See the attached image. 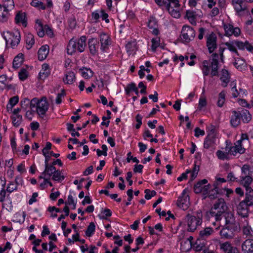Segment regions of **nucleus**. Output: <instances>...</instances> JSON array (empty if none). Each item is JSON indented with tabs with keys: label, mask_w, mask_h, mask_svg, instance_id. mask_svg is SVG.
<instances>
[{
	"label": "nucleus",
	"mask_w": 253,
	"mask_h": 253,
	"mask_svg": "<svg viewBox=\"0 0 253 253\" xmlns=\"http://www.w3.org/2000/svg\"><path fill=\"white\" fill-rule=\"evenodd\" d=\"M49 107V103L46 97H42L39 102L38 106H37L36 112L41 118H43L48 110Z\"/></svg>",
	"instance_id": "7"
},
{
	"label": "nucleus",
	"mask_w": 253,
	"mask_h": 253,
	"mask_svg": "<svg viewBox=\"0 0 253 253\" xmlns=\"http://www.w3.org/2000/svg\"><path fill=\"white\" fill-rule=\"evenodd\" d=\"M241 179L243 181V184L246 190L248 188H251L250 187V185L252 183L253 179L250 175L242 176Z\"/></svg>",
	"instance_id": "26"
},
{
	"label": "nucleus",
	"mask_w": 253,
	"mask_h": 253,
	"mask_svg": "<svg viewBox=\"0 0 253 253\" xmlns=\"http://www.w3.org/2000/svg\"><path fill=\"white\" fill-rule=\"evenodd\" d=\"M86 38L85 36L81 37L78 42H76L74 39H72L67 46V50L68 54L72 55L76 50L80 52H83L86 45Z\"/></svg>",
	"instance_id": "2"
},
{
	"label": "nucleus",
	"mask_w": 253,
	"mask_h": 253,
	"mask_svg": "<svg viewBox=\"0 0 253 253\" xmlns=\"http://www.w3.org/2000/svg\"><path fill=\"white\" fill-rule=\"evenodd\" d=\"M19 78L20 80L23 81L27 78V70L22 68L19 72Z\"/></svg>",
	"instance_id": "46"
},
{
	"label": "nucleus",
	"mask_w": 253,
	"mask_h": 253,
	"mask_svg": "<svg viewBox=\"0 0 253 253\" xmlns=\"http://www.w3.org/2000/svg\"><path fill=\"white\" fill-rule=\"evenodd\" d=\"M14 6L13 0H4L2 5L0 4V21L5 22L7 21L8 17L9 9L12 8Z\"/></svg>",
	"instance_id": "4"
},
{
	"label": "nucleus",
	"mask_w": 253,
	"mask_h": 253,
	"mask_svg": "<svg viewBox=\"0 0 253 253\" xmlns=\"http://www.w3.org/2000/svg\"><path fill=\"white\" fill-rule=\"evenodd\" d=\"M31 4L35 7H38L39 5H41V8L42 9H45V6L43 5V2L39 1L38 0H33L31 3Z\"/></svg>",
	"instance_id": "51"
},
{
	"label": "nucleus",
	"mask_w": 253,
	"mask_h": 253,
	"mask_svg": "<svg viewBox=\"0 0 253 253\" xmlns=\"http://www.w3.org/2000/svg\"><path fill=\"white\" fill-rule=\"evenodd\" d=\"M240 117L242 118L243 121L244 123H248L251 120V115L250 114L249 112L246 110L242 114H240Z\"/></svg>",
	"instance_id": "34"
},
{
	"label": "nucleus",
	"mask_w": 253,
	"mask_h": 253,
	"mask_svg": "<svg viewBox=\"0 0 253 253\" xmlns=\"http://www.w3.org/2000/svg\"><path fill=\"white\" fill-rule=\"evenodd\" d=\"M177 206L183 210H187L190 205V199L188 195L186 194L185 190H183L182 196L178 197Z\"/></svg>",
	"instance_id": "9"
},
{
	"label": "nucleus",
	"mask_w": 253,
	"mask_h": 253,
	"mask_svg": "<svg viewBox=\"0 0 253 253\" xmlns=\"http://www.w3.org/2000/svg\"><path fill=\"white\" fill-rule=\"evenodd\" d=\"M232 1L233 5L234 6L235 9L238 13L246 10L247 6L244 4L243 0H232Z\"/></svg>",
	"instance_id": "15"
},
{
	"label": "nucleus",
	"mask_w": 253,
	"mask_h": 253,
	"mask_svg": "<svg viewBox=\"0 0 253 253\" xmlns=\"http://www.w3.org/2000/svg\"><path fill=\"white\" fill-rule=\"evenodd\" d=\"M56 170V168L54 166L45 165L43 173H47L49 176H51L53 174L54 171H55Z\"/></svg>",
	"instance_id": "32"
},
{
	"label": "nucleus",
	"mask_w": 253,
	"mask_h": 253,
	"mask_svg": "<svg viewBox=\"0 0 253 253\" xmlns=\"http://www.w3.org/2000/svg\"><path fill=\"white\" fill-rule=\"evenodd\" d=\"M233 116L232 117L230 122L231 125L234 127H237L240 124V114L236 111L232 112Z\"/></svg>",
	"instance_id": "20"
},
{
	"label": "nucleus",
	"mask_w": 253,
	"mask_h": 253,
	"mask_svg": "<svg viewBox=\"0 0 253 253\" xmlns=\"http://www.w3.org/2000/svg\"><path fill=\"white\" fill-rule=\"evenodd\" d=\"M4 39L6 41V44L10 42L12 47L18 45L20 42V35L19 33L17 32L15 34L7 32L4 33Z\"/></svg>",
	"instance_id": "8"
},
{
	"label": "nucleus",
	"mask_w": 253,
	"mask_h": 253,
	"mask_svg": "<svg viewBox=\"0 0 253 253\" xmlns=\"http://www.w3.org/2000/svg\"><path fill=\"white\" fill-rule=\"evenodd\" d=\"M225 95L226 92L225 91H222L219 94L217 105L220 107H222L224 103Z\"/></svg>",
	"instance_id": "39"
},
{
	"label": "nucleus",
	"mask_w": 253,
	"mask_h": 253,
	"mask_svg": "<svg viewBox=\"0 0 253 253\" xmlns=\"http://www.w3.org/2000/svg\"><path fill=\"white\" fill-rule=\"evenodd\" d=\"M30 100L27 98H24L20 102L21 107L25 109H27V107L28 106Z\"/></svg>",
	"instance_id": "62"
},
{
	"label": "nucleus",
	"mask_w": 253,
	"mask_h": 253,
	"mask_svg": "<svg viewBox=\"0 0 253 253\" xmlns=\"http://www.w3.org/2000/svg\"><path fill=\"white\" fill-rule=\"evenodd\" d=\"M224 28L225 32V35L227 36H231L232 35V31L233 30V26L232 25H224Z\"/></svg>",
	"instance_id": "40"
},
{
	"label": "nucleus",
	"mask_w": 253,
	"mask_h": 253,
	"mask_svg": "<svg viewBox=\"0 0 253 253\" xmlns=\"http://www.w3.org/2000/svg\"><path fill=\"white\" fill-rule=\"evenodd\" d=\"M212 128L208 133L207 136L205 138L204 147L205 148L208 149L211 147L215 142V133L214 130V126H211Z\"/></svg>",
	"instance_id": "11"
},
{
	"label": "nucleus",
	"mask_w": 253,
	"mask_h": 253,
	"mask_svg": "<svg viewBox=\"0 0 253 253\" xmlns=\"http://www.w3.org/2000/svg\"><path fill=\"white\" fill-rule=\"evenodd\" d=\"M15 21L16 23L20 22L25 26H26V13L25 12H21L19 11L15 17Z\"/></svg>",
	"instance_id": "22"
},
{
	"label": "nucleus",
	"mask_w": 253,
	"mask_h": 253,
	"mask_svg": "<svg viewBox=\"0 0 253 253\" xmlns=\"http://www.w3.org/2000/svg\"><path fill=\"white\" fill-rule=\"evenodd\" d=\"M101 213H104L105 215L102 216L99 215L100 218L103 219H107V217H110L112 215V212L109 209H105V210L102 211Z\"/></svg>",
	"instance_id": "43"
},
{
	"label": "nucleus",
	"mask_w": 253,
	"mask_h": 253,
	"mask_svg": "<svg viewBox=\"0 0 253 253\" xmlns=\"http://www.w3.org/2000/svg\"><path fill=\"white\" fill-rule=\"evenodd\" d=\"M18 102V96H15L12 97L9 99V103L10 104V109L16 105Z\"/></svg>",
	"instance_id": "55"
},
{
	"label": "nucleus",
	"mask_w": 253,
	"mask_h": 253,
	"mask_svg": "<svg viewBox=\"0 0 253 253\" xmlns=\"http://www.w3.org/2000/svg\"><path fill=\"white\" fill-rule=\"evenodd\" d=\"M108 37L105 34L100 35V43L101 48L103 50H105L108 45Z\"/></svg>",
	"instance_id": "25"
},
{
	"label": "nucleus",
	"mask_w": 253,
	"mask_h": 253,
	"mask_svg": "<svg viewBox=\"0 0 253 253\" xmlns=\"http://www.w3.org/2000/svg\"><path fill=\"white\" fill-rule=\"evenodd\" d=\"M222 215L225 217L226 225L240 226L239 223L236 222L234 215L231 212L226 211Z\"/></svg>",
	"instance_id": "13"
},
{
	"label": "nucleus",
	"mask_w": 253,
	"mask_h": 253,
	"mask_svg": "<svg viewBox=\"0 0 253 253\" xmlns=\"http://www.w3.org/2000/svg\"><path fill=\"white\" fill-rule=\"evenodd\" d=\"M17 188V185H15V184L11 182L8 185V186L6 188V191L9 193H11L14 190H16Z\"/></svg>",
	"instance_id": "59"
},
{
	"label": "nucleus",
	"mask_w": 253,
	"mask_h": 253,
	"mask_svg": "<svg viewBox=\"0 0 253 253\" xmlns=\"http://www.w3.org/2000/svg\"><path fill=\"white\" fill-rule=\"evenodd\" d=\"M12 120V124L15 126H18L21 123L22 117L21 115H17L16 116H12L11 117Z\"/></svg>",
	"instance_id": "37"
},
{
	"label": "nucleus",
	"mask_w": 253,
	"mask_h": 253,
	"mask_svg": "<svg viewBox=\"0 0 253 253\" xmlns=\"http://www.w3.org/2000/svg\"><path fill=\"white\" fill-rule=\"evenodd\" d=\"M211 57H212V59H211V64H214L215 65H218L219 63H218V54L217 53H213L212 55H211Z\"/></svg>",
	"instance_id": "56"
},
{
	"label": "nucleus",
	"mask_w": 253,
	"mask_h": 253,
	"mask_svg": "<svg viewBox=\"0 0 253 253\" xmlns=\"http://www.w3.org/2000/svg\"><path fill=\"white\" fill-rule=\"evenodd\" d=\"M240 229V226H237V225H225V227L220 231L221 238L225 239L233 238L234 236V232L239 230Z\"/></svg>",
	"instance_id": "5"
},
{
	"label": "nucleus",
	"mask_w": 253,
	"mask_h": 253,
	"mask_svg": "<svg viewBox=\"0 0 253 253\" xmlns=\"http://www.w3.org/2000/svg\"><path fill=\"white\" fill-rule=\"evenodd\" d=\"M216 40L217 37L213 32L207 37V46L210 53L213 52L217 48Z\"/></svg>",
	"instance_id": "10"
},
{
	"label": "nucleus",
	"mask_w": 253,
	"mask_h": 253,
	"mask_svg": "<svg viewBox=\"0 0 253 253\" xmlns=\"http://www.w3.org/2000/svg\"><path fill=\"white\" fill-rule=\"evenodd\" d=\"M242 172L245 175H250V166L248 165H244L242 168Z\"/></svg>",
	"instance_id": "54"
},
{
	"label": "nucleus",
	"mask_w": 253,
	"mask_h": 253,
	"mask_svg": "<svg viewBox=\"0 0 253 253\" xmlns=\"http://www.w3.org/2000/svg\"><path fill=\"white\" fill-rule=\"evenodd\" d=\"M213 232L212 228L206 227L204 230L200 232L199 235L203 239L211 235Z\"/></svg>",
	"instance_id": "29"
},
{
	"label": "nucleus",
	"mask_w": 253,
	"mask_h": 253,
	"mask_svg": "<svg viewBox=\"0 0 253 253\" xmlns=\"http://www.w3.org/2000/svg\"><path fill=\"white\" fill-rule=\"evenodd\" d=\"M211 76H218V65H215L214 64H211Z\"/></svg>",
	"instance_id": "47"
},
{
	"label": "nucleus",
	"mask_w": 253,
	"mask_h": 253,
	"mask_svg": "<svg viewBox=\"0 0 253 253\" xmlns=\"http://www.w3.org/2000/svg\"><path fill=\"white\" fill-rule=\"evenodd\" d=\"M95 225L94 222H91L88 226L85 231V234L87 237H90L95 231Z\"/></svg>",
	"instance_id": "35"
},
{
	"label": "nucleus",
	"mask_w": 253,
	"mask_h": 253,
	"mask_svg": "<svg viewBox=\"0 0 253 253\" xmlns=\"http://www.w3.org/2000/svg\"><path fill=\"white\" fill-rule=\"evenodd\" d=\"M216 154L218 158L221 160L226 159L228 155L226 153H224L220 150H218L216 152Z\"/></svg>",
	"instance_id": "63"
},
{
	"label": "nucleus",
	"mask_w": 253,
	"mask_h": 253,
	"mask_svg": "<svg viewBox=\"0 0 253 253\" xmlns=\"http://www.w3.org/2000/svg\"><path fill=\"white\" fill-rule=\"evenodd\" d=\"M245 206L243 203L240 202L237 208L238 214L244 218L247 217L249 215L248 209L247 207H244Z\"/></svg>",
	"instance_id": "17"
},
{
	"label": "nucleus",
	"mask_w": 253,
	"mask_h": 253,
	"mask_svg": "<svg viewBox=\"0 0 253 253\" xmlns=\"http://www.w3.org/2000/svg\"><path fill=\"white\" fill-rule=\"evenodd\" d=\"M241 202L247 207L253 206V189L252 188L246 189L245 199Z\"/></svg>",
	"instance_id": "12"
},
{
	"label": "nucleus",
	"mask_w": 253,
	"mask_h": 253,
	"mask_svg": "<svg viewBox=\"0 0 253 253\" xmlns=\"http://www.w3.org/2000/svg\"><path fill=\"white\" fill-rule=\"evenodd\" d=\"M135 45L136 44L134 42H129L126 44V47L129 54H130L132 51L136 50Z\"/></svg>",
	"instance_id": "38"
},
{
	"label": "nucleus",
	"mask_w": 253,
	"mask_h": 253,
	"mask_svg": "<svg viewBox=\"0 0 253 253\" xmlns=\"http://www.w3.org/2000/svg\"><path fill=\"white\" fill-rule=\"evenodd\" d=\"M98 43L97 41L94 39H90L88 41V46L90 52L94 55L96 52V45Z\"/></svg>",
	"instance_id": "30"
},
{
	"label": "nucleus",
	"mask_w": 253,
	"mask_h": 253,
	"mask_svg": "<svg viewBox=\"0 0 253 253\" xmlns=\"http://www.w3.org/2000/svg\"><path fill=\"white\" fill-rule=\"evenodd\" d=\"M235 147H237V151L240 154H243L245 152V149L242 147L241 140H238L235 144Z\"/></svg>",
	"instance_id": "44"
},
{
	"label": "nucleus",
	"mask_w": 253,
	"mask_h": 253,
	"mask_svg": "<svg viewBox=\"0 0 253 253\" xmlns=\"http://www.w3.org/2000/svg\"><path fill=\"white\" fill-rule=\"evenodd\" d=\"M49 53V46L47 45H42L39 50L38 59L42 61L44 60Z\"/></svg>",
	"instance_id": "14"
},
{
	"label": "nucleus",
	"mask_w": 253,
	"mask_h": 253,
	"mask_svg": "<svg viewBox=\"0 0 253 253\" xmlns=\"http://www.w3.org/2000/svg\"><path fill=\"white\" fill-rule=\"evenodd\" d=\"M65 176L61 175V172L59 170L54 171L52 179L55 181H60L64 179Z\"/></svg>",
	"instance_id": "33"
},
{
	"label": "nucleus",
	"mask_w": 253,
	"mask_h": 253,
	"mask_svg": "<svg viewBox=\"0 0 253 253\" xmlns=\"http://www.w3.org/2000/svg\"><path fill=\"white\" fill-rule=\"evenodd\" d=\"M23 62V54H18L14 59L13 61V67L18 69Z\"/></svg>",
	"instance_id": "23"
},
{
	"label": "nucleus",
	"mask_w": 253,
	"mask_h": 253,
	"mask_svg": "<svg viewBox=\"0 0 253 253\" xmlns=\"http://www.w3.org/2000/svg\"><path fill=\"white\" fill-rule=\"evenodd\" d=\"M156 2L160 6H165L166 7L168 6V4L170 3L169 0H155Z\"/></svg>",
	"instance_id": "60"
},
{
	"label": "nucleus",
	"mask_w": 253,
	"mask_h": 253,
	"mask_svg": "<svg viewBox=\"0 0 253 253\" xmlns=\"http://www.w3.org/2000/svg\"><path fill=\"white\" fill-rule=\"evenodd\" d=\"M80 71H82V76L85 79H88L93 76V72L90 69L83 67L81 68Z\"/></svg>",
	"instance_id": "31"
},
{
	"label": "nucleus",
	"mask_w": 253,
	"mask_h": 253,
	"mask_svg": "<svg viewBox=\"0 0 253 253\" xmlns=\"http://www.w3.org/2000/svg\"><path fill=\"white\" fill-rule=\"evenodd\" d=\"M180 38L183 42H189L195 36V31L190 26L185 25L182 27Z\"/></svg>",
	"instance_id": "6"
},
{
	"label": "nucleus",
	"mask_w": 253,
	"mask_h": 253,
	"mask_svg": "<svg viewBox=\"0 0 253 253\" xmlns=\"http://www.w3.org/2000/svg\"><path fill=\"white\" fill-rule=\"evenodd\" d=\"M207 101L205 98H200L198 104V108L201 110L202 107L206 106Z\"/></svg>",
	"instance_id": "64"
},
{
	"label": "nucleus",
	"mask_w": 253,
	"mask_h": 253,
	"mask_svg": "<svg viewBox=\"0 0 253 253\" xmlns=\"http://www.w3.org/2000/svg\"><path fill=\"white\" fill-rule=\"evenodd\" d=\"M44 31L46 34L50 38H52L53 36V32L52 29L49 27L48 25H45L44 27Z\"/></svg>",
	"instance_id": "53"
},
{
	"label": "nucleus",
	"mask_w": 253,
	"mask_h": 253,
	"mask_svg": "<svg viewBox=\"0 0 253 253\" xmlns=\"http://www.w3.org/2000/svg\"><path fill=\"white\" fill-rule=\"evenodd\" d=\"M66 79H64V82L66 84H72L76 79L75 74L73 72H69L65 75Z\"/></svg>",
	"instance_id": "28"
},
{
	"label": "nucleus",
	"mask_w": 253,
	"mask_h": 253,
	"mask_svg": "<svg viewBox=\"0 0 253 253\" xmlns=\"http://www.w3.org/2000/svg\"><path fill=\"white\" fill-rule=\"evenodd\" d=\"M148 26L150 29H153L157 27V21L154 18L151 19L148 24Z\"/></svg>",
	"instance_id": "58"
},
{
	"label": "nucleus",
	"mask_w": 253,
	"mask_h": 253,
	"mask_svg": "<svg viewBox=\"0 0 253 253\" xmlns=\"http://www.w3.org/2000/svg\"><path fill=\"white\" fill-rule=\"evenodd\" d=\"M220 248L222 249L224 253H232L236 251L237 248L232 247L229 242H225L220 245Z\"/></svg>",
	"instance_id": "19"
},
{
	"label": "nucleus",
	"mask_w": 253,
	"mask_h": 253,
	"mask_svg": "<svg viewBox=\"0 0 253 253\" xmlns=\"http://www.w3.org/2000/svg\"><path fill=\"white\" fill-rule=\"evenodd\" d=\"M205 247L204 243H201V240H197L195 243V250L196 251H200L203 250V248Z\"/></svg>",
	"instance_id": "49"
},
{
	"label": "nucleus",
	"mask_w": 253,
	"mask_h": 253,
	"mask_svg": "<svg viewBox=\"0 0 253 253\" xmlns=\"http://www.w3.org/2000/svg\"><path fill=\"white\" fill-rule=\"evenodd\" d=\"M5 185V182H4V183L2 184L3 188L2 189L1 192H0V202H3L4 200V198L5 197L6 191L4 189Z\"/></svg>",
	"instance_id": "61"
},
{
	"label": "nucleus",
	"mask_w": 253,
	"mask_h": 253,
	"mask_svg": "<svg viewBox=\"0 0 253 253\" xmlns=\"http://www.w3.org/2000/svg\"><path fill=\"white\" fill-rule=\"evenodd\" d=\"M66 95L65 91L64 89H62L61 92L57 94V98L56 99V103L59 104L62 102L61 98L64 97Z\"/></svg>",
	"instance_id": "48"
},
{
	"label": "nucleus",
	"mask_w": 253,
	"mask_h": 253,
	"mask_svg": "<svg viewBox=\"0 0 253 253\" xmlns=\"http://www.w3.org/2000/svg\"><path fill=\"white\" fill-rule=\"evenodd\" d=\"M220 80L223 82L222 85L226 87L230 81V75L229 72L226 69H222L221 71V77Z\"/></svg>",
	"instance_id": "18"
},
{
	"label": "nucleus",
	"mask_w": 253,
	"mask_h": 253,
	"mask_svg": "<svg viewBox=\"0 0 253 253\" xmlns=\"http://www.w3.org/2000/svg\"><path fill=\"white\" fill-rule=\"evenodd\" d=\"M242 249L247 253L253 252V239H247L242 244Z\"/></svg>",
	"instance_id": "16"
},
{
	"label": "nucleus",
	"mask_w": 253,
	"mask_h": 253,
	"mask_svg": "<svg viewBox=\"0 0 253 253\" xmlns=\"http://www.w3.org/2000/svg\"><path fill=\"white\" fill-rule=\"evenodd\" d=\"M235 42H226L225 43V44L227 46L229 50L231 51L235 52L238 55V52L234 46Z\"/></svg>",
	"instance_id": "42"
},
{
	"label": "nucleus",
	"mask_w": 253,
	"mask_h": 253,
	"mask_svg": "<svg viewBox=\"0 0 253 253\" xmlns=\"http://www.w3.org/2000/svg\"><path fill=\"white\" fill-rule=\"evenodd\" d=\"M202 214L201 211H197V216L187 214L185 219L188 225V231H194L198 225L201 224L202 222Z\"/></svg>",
	"instance_id": "3"
},
{
	"label": "nucleus",
	"mask_w": 253,
	"mask_h": 253,
	"mask_svg": "<svg viewBox=\"0 0 253 253\" xmlns=\"http://www.w3.org/2000/svg\"><path fill=\"white\" fill-rule=\"evenodd\" d=\"M126 194H127V196H128V198L127 199L128 202L126 203V206H128L129 205H130L129 202H130L133 198V190H132V189H130L128 190L126 192Z\"/></svg>",
	"instance_id": "57"
},
{
	"label": "nucleus",
	"mask_w": 253,
	"mask_h": 253,
	"mask_svg": "<svg viewBox=\"0 0 253 253\" xmlns=\"http://www.w3.org/2000/svg\"><path fill=\"white\" fill-rule=\"evenodd\" d=\"M173 7H172L170 4V3L168 4V6L166 7V9L169 11V13L171 14L172 16L174 18H179L180 14L177 9H174Z\"/></svg>",
	"instance_id": "27"
},
{
	"label": "nucleus",
	"mask_w": 253,
	"mask_h": 253,
	"mask_svg": "<svg viewBox=\"0 0 253 253\" xmlns=\"http://www.w3.org/2000/svg\"><path fill=\"white\" fill-rule=\"evenodd\" d=\"M245 63V61L243 59H241L240 58H238L235 60V61L234 62V65L235 66L236 68L237 69H239V68L243 66Z\"/></svg>",
	"instance_id": "52"
},
{
	"label": "nucleus",
	"mask_w": 253,
	"mask_h": 253,
	"mask_svg": "<svg viewBox=\"0 0 253 253\" xmlns=\"http://www.w3.org/2000/svg\"><path fill=\"white\" fill-rule=\"evenodd\" d=\"M251 228L249 226H244L243 228V233L244 235L246 236V238H251L253 235L251 232Z\"/></svg>",
	"instance_id": "41"
},
{
	"label": "nucleus",
	"mask_w": 253,
	"mask_h": 253,
	"mask_svg": "<svg viewBox=\"0 0 253 253\" xmlns=\"http://www.w3.org/2000/svg\"><path fill=\"white\" fill-rule=\"evenodd\" d=\"M39 102V100L37 98H34L30 101V107L32 109V111L34 112L35 111L33 110V108H37V106H38Z\"/></svg>",
	"instance_id": "45"
},
{
	"label": "nucleus",
	"mask_w": 253,
	"mask_h": 253,
	"mask_svg": "<svg viewBox=\"0 0 253 253\" xmlns=\"http://www.w3.org/2000/svg\"><path fill=\"white\" fill-rule=\"evenodd\" d=\"M220 194V192L219 190H214L213 192H211V190L210 191L209 198L211 200L215 199L217 197V195Z\"/></svg>",
	"instance_id": "50"
},
{
	"label": "nucleus",
	"mask_w": 253,
	"mask_h": 253,
	"mask_svg": "<svg viewBox=\"0 0 253 253\" xmlns=\"http://www.w3.org/2000/svg\"><path fill=\"white\" fill-rule=\"evenodd\" d=\"M50 74L49 65L47 64H43L42 65V71L40 72L39 77L41 80H44Z\"/></svg>",
	"instance_id": "21"
},
{
	"label": "nucleus",
	"mask_w": 253,
	"mask_h": 253,
	"mask_svg": "<svg viewBox=\"0 0 253 253\" xmlns=\"http://www.w3.org/2000/svg\"><path fill=\"white\" fill-rule=\"evenodd\" d=\"M208 182V180L206 179H204L198 182L194 186V190L195 193L198 194L202 192V188L203 185L206 184Z\"/></svg>",
	"instance_id": "24"
},
{
	"label": "nucleus",
	"mask_w": 253,
	"mask_h": 253,
	"mask_svg": "<svg viewBox=\"0 0 253 253\" xmlns=\"http://www.w3.org/2000/svg\"><path fill=\"white\" fill-rule=\"evenodd\" d=\"M26 42L27 44L30 45V47H27V49H29L32 47V45L34 44L35 42L34 36L30 33L28 34L26 36Z\"/></svg>",
	"instance_id": "36"
},
{
	"label": "nucleus",
	"mask_w": 253,
	"mask_h": 253,
	"mask_svg": "<svg viewBox=\"0 0 253 253\" xmlns=\"http://www.w3.org/2000/svg\"><path fill=\"white\" fill-rule=\"evenodd\" d=\"M228 208L224 201L222 198L218 199L214 204L213 206L211 209L210 214L212 217H214L216 221L221 220L222 214L227 211Z\"/></svg>",
	"instance_id": "1"
}]
</instances>
